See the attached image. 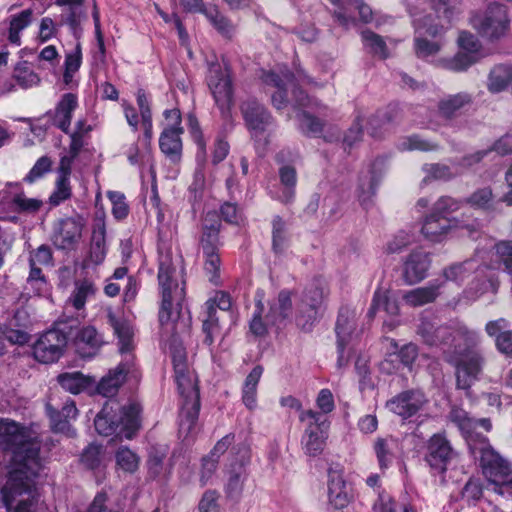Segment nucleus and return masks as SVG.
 Masks as SVG:
<instances>
[{"instance_id":"1","label":"nucleus","mask_w":512,"mask_h":512,"mask_svg":"<svg viewBox=\"0 0 512 512\" xmlns=\"http://www.w3.org/2000/svg\"><path fill=\"white\" fill-rule=\"evenodd\" d=\"M0 447L12 453L14 464L0 489L6 512H40L44 503L35 482L41 468L37 437L17 422L1 419Z\"/></svg>"},{"instance_id":"2","label":"nucleus","mask_w":512,"mask_h":512,"mask_svg":"<svg viewBox=\"0 0 512 512\" xmlns=\"http://www.w3.org/2000/svg\"><path fill=\"white\" fill-rule=\"evenodd\" d=\"M172 363L175 383L181 397L179 433L184 438H188L195 432L200 410L198 378L194 369L190 366L185 349L182 346L173 347Z\"/></svg>"},{"instance_id":"3","label":"nucleus","mask_w":512,"mask_h":512,"mask_svg":"<svg viewBox=\"0 0 512 512\" xmlns=\"http://www.w3.org/2000/svg\"><path fill=\"white\" fill-rule=\"evenodd\" d=\"M109 324L118 337L119 352L123 359L119 365L101 379L97 391L104 397L114 396L124 383L126 375L134 366V343L132 327L125 321L118 320L113 314L108 315Z\"/></svg>"},{"instance_id":"4","label":"nucleus","mask_w":512,"mask_h":512,"mask_svg":"<svg viewBox=\"0 0 512 512\" xmlns=\"http://www.w3.org/2000/svg\"><path fill=\"white\" fill-rule=\"evenodd\" d=\"M470 450L474 458L479 459L492 490L512 499V465L490 446L486 438L480 439L479 444L470 443Z\"/></svg>"},{"instance_id":"5","label":"nucleus","mask_w":512,"mask_h":512,"mask_svg":"<svg viewBox=\"0 0 512 512\" xmlns=\"http://www.w3.org/2000/svg\"><path fill=\"white\" fill-rule=\"evenodd\" d=\"M117 404L107 402L97 414L94 425L103 436L116 434L120 438L131 439L140 427V406L132 403L124 406L117 416Z\"/></svg>"},{"instance_id":"6","label":"nucleus","mask_w":512,"mask_h":512,"mask_svg":"<svg viewBox=\"0 0 512 512\" xmlns=\"http://www.w3.org/2000/svg\"><path fill=\"white\" fill-rule=\"evenodd\" d=\"M172 267L169 261H161L159 265L158 281L162 294V302L159 311L161 325L172 333L178 330L181 319L182 302L184 300V288L172 280Z\"/></svg>"},{"instance_id":"7","label":"nucleus","mask_w":512,"mask_h":512,"mask_svg":"<svg viewBox=\"0 0 512 512\" xmlns=\"http://www.w3.org/2000/svg\"><path fill=\"white\" fill-rule=\"evenodd\" d=\"M459 209V204L451 197H441L433 205L432 211L424 219L421 232L431 242L442 241L457 227V221L450 217Z\"/></svg>"},{"instance_id":"8","label":"nucleus","mask_w":512,"mask_h":512,"mask_svg":"<svg viewBox=\"0 0 512 512\" xmlns=\"http://www.w3.org/2000/svg\"><path fill=\"white\" fill-rule=\"evenodd\" d=\"M470 21L472 27L490 41L505 37L510 29L507 7L497 2L488 4L483 11L475 12Z\"/></svg>"},{"instance_id":"9","label":"nucleus","mask_w":512,"mask_h":512,"mask_svg":"<svg viewBox=\"0 0 512 512\" xmlns=\"http://www.w3.org/2000/svg\"><path fill=\"white\" fill-rule=\"evenodd\" d=\"M299 420L306 425L301 439L304 453L310 457L319 456L328 438L330 423L327 417L309 409L300 413Z\"/></svg>"},{"instance_id":"10","label":"nucleus","mask_w":512,"mask_h":512,"mask_svg":"<svg viewBox=\"0 0 512 512\" xmlns=\"http://www.w3.org/2000/svg\"><path fill=\"white\" fill-rule=\"evenodd\" d=\"M412 23L415 28L416 37L415 52L420 58H427L436 55L443 46V41L439 38L436 40H428L425 36L437 37L443 32L444 26L441 23H434L432 14H422L414 10H410Z\"/></svg>"},{"instance_id":"11","label":"nucleus","mask_w":512,"mask_h":512,"mask_svg":"<svg viewBox=\"0 0 512 512\" xmlns=\"http://www.w3.org/2000/svg\"><path fill=\"white\" fill-rule=\"evenodd\" d=\"M214 217V214H207L203 226V233L200 239V245L203 251L204 269L209 276V280L212 283L217 284L221 266V260L218 254L220 224L218 222L208 224V222Z\"/></svg>"},{"instance_id":"12","label":"nucleus","mask_w":512,"mask_h":512,"mask_svg":"<svg viewBox=\"0 0 512 512\" xmlns=\"http://www.w3.org/2000/svg\"><path fill=\"white\" fill-rule=\"evenodd\" d=\"M455 366L456 386L458 389L469 390L479 379L485 359L476 349H465L450 359Z\"/></svg>"},{"instance_id":"13","label":"nucleus","mask_w":512,"mask_h":512,"mask_svg":"<svg viewBox=\"0 0 512 512\" xmlns=\"http://www.w3.org/2000/svg\"><path fill=\"white\" fill-rule=\"evenodd\" d=\"M241 112L247 128L255 139L257 149L265 150L268 144L266 132L272 125V117L255 99H247L241 104Z\"/></svg>"},{"instance_id":"14","label":"nucleus","mask_w":512,"mask_h":512,"mask_svg":"<svg viewBox=\"0 0 512 512\" xmlns=\"http://www.w3.org/2000/svg\"><path fill=\"white\" fill-rule=\"evenodd\" d=\"M338 367L347 365L352 344L357 337L356 311L342 307L339 311L336 327Z\"/></svg>"},{"instance_id":"15","label":"nucleus","mask_w":512,"mask_h":512,"mask_svg":"<svg viewBox=\"0 0 512 512\" xmlns=\"http://www.w3.org/2000/svg\"><path fill=\"white\" fill-rule=\"evenodd\" d=\"M207 83L222 114H227L233 103L232 81L228 68L220 64L210 65Z\"/></svg>"},{"instance_id":"16","label":"nucleus","mask_w":512,"mask_h":512,"mask_svg":"<svg viewBox=\"0 0 512 512\" xmlns=\"http://www.w3.org/2000/svg\"><path fill=\"white\" fill-rule=\"evenodd\" d=\"M85 221L80 215L60 218L53 225L52 240L58 249L72 250L82 238Z\"/></svg>"},{"instance_id":"17","label":"nucleus","mask_w":512,"mask_h":512,"mask_svg":"<svg viewBox=\"0 0 512 512\" xmlns=\"http://www.w3.org/2000/svg\"><path fill=\"white\" fill-rule=\"evenodd\" d=\"M66 336L59 330L43 333L33 345L34 358L43 364L56 362L66 346Z\"/></svg>"},{"instance_id":"18","label":"nucleus","mask_w":512,"mask_h":512,"mask_svg":"<svg viewBox=\"0 0 512 512\" xmlns=\"http://www.w3.org/2000/svg\"><path fill=\"white\" fill-rule=\"evenodd\" d=\"M427 403L424 393L420 390H407L399 393L387 402L393 413L407 419L420 411Z\"/></svg>"},{"instance_id":"19","label":"nucleus","mask_w":512,"mask_h":512,"mask_svg":"<svg viewBox=\"0 0 512 512\" xmlns=\"http://www.w3.org/2000/svg\"><path fill=\"white\" fill-rule=\"evenodd\" d=\"M431 266L430 255L424 251H412L402 265V276L406 283L416 284L426 278Z\"/></svg>"},{"instance_id":"20","label":"nucleus","mask_w":512,"mask_h":512,"mask_svg":"<svg viewBox=\"0 0 512 512\" xmlns=\"http://www.w3.org/2000/svg\"><path fill=\"white\" fill-rule=\"evenodd\" d=\"M454 455V450L443 435L435 434L430 438L427 446L426 461L432 468L444 472Z\"/></svg>"},{"instance_id":"21","label":"nucleus","mask_w":512,"mask_h":512,"mask_svg":"<svg viewBox=\"0 0 512 512\" xmlns=\"http://www.w3.org/2000/svg\"><path fill=\"white\" fill-rule=\"evenodd\" d=\"M35 14L31 8H27L10 14L4 21L5 36L9 44L19 47L22 45L21 33L34 21Z\"/></svg>"},{"instance_id":"22","label":"nucleus","mask_w":512,"mask_h":512,"mask_svg":"<svg viewBox=\"0 0 512 512\" xmlns=\"http://www.w3.org/2000/svg\"><path fill=\"white\" fill-rule=\"evenodd\" d=\"M351 489L346 484L342 472L330 469L328 472V499L336 509H343L352 500Z\"/></svg>"},{"instance_id":"23","label":"nucleus","mask_w":512,"mask_h":512,"mask_svg":"<svg viewBox=\"0 0 512 512\" xmlns=\"http://www.w3.org/2000/svg\"><path fill=\"white\" fill-rule=\"evenodd\" d=\"M77 107V96L73 93L64 94L51 115L52 125L59 128L62 132L69 134L72 114Z\"/></svg>"},{"instance_id":"24","label":"nucleus","mask_w":512,"mask_h":512,"mask_svg":"<svg viewBox=\"0 0 512 512\" xmlns=\"http://www.w3.org/2000/svg\"><path fill=\"white\" fill-rule=\"evenodd\" d=\"M509 322L504 318L489 321L485 326L486 333L495 338L499 352L512 357V330H508Z\"/></svg>"},{"instance_id":"25","label":"nucleus","mask_w":512,"mask_h":512,"mask_svg":"<svg viewBox=\"0 0 512 512\" xmlns=\"http://www.w3.org/2000/svg\"><path fill=\"white\" fill-rule=\"evenodd\" d=\"M182 127L167 126L164 128L159 139L161 151L171 160H179L182 151Z\"/></svg>"},{"instance_id":"26","label":"nucleus","mask_w":512,"mask_h":512,"mask_svg":"<svg viewBox=\"0 0 512 512\" xmlns=\"http://www.w3.org/2000/svg\"><path fill=\"white\" fill-rule=\"evenodd\" d=\"M418 333L424 342L430 346L448 344L452 336L451 329L446 326H436L434 323L422 320Z\"/></svg>"},{"instance_id":"27","label":"nucleus","mask_w":512,"mask_h":512,"mask_svg":"<svg viewBox=\"0 0 512 512\" xmlns=\"http://www.w3.org/2000/svg\"><path fill=\"white\" fill-rule=\"evenodd\" d=\"M441 283L437 281L430 282L424 287L412 289L405 293L403 300L411 307H419L432 303L439 295Z\"/></svg>"},{"instance_id":"28","label":"nucleus","mask_w":512,"mask_h":512,"mask_svg":"<svg viewBox=\"0 0 512 512\" xmlns=\"http://www.w3.org/2000/svg\"><path fill=\"white\" fill-rule=\"evenodd\" d=\"M248 460V451L246 448L242 449L241 460L239 463L231 464V469L228 471V480L226 484V492L230 497H237L243 490V484L246 479V472L244 465Z\"/></svg>"},{"instance_id":"29","label":"nucleus","mask_w":512,"mask_h":512,"mask_svg":"<svg viewBox=\"0 0 512 512\" xmlns=\"http://www.w3.org/2000/svg\"><path fill=\"white\" fill-rule=\"evenodd\" d=\"M266 84L272 85L277 88V91L272 94V103L277 109H282L286 106V87L294 86V76L290 73H285L283 78H280L274 72H268L263 76Z\"/></svg>"},{"instance_id":"30","label":"nucleus","mask_w":512,"mask_h":512,"mask_svg":"<svg viewBox=\"0 0 512 512\" xmlns=\"http://www.w3.org/2000/svg\"><path fill=\"white\" fill-rule=\"evenodd\" d=\"M450 420L457 425L462 434L466 437L468 441V445L479 444L480 437L475 431L477 430V423L475 419H472L468 416V413L458 407L452 408L449 414ZM483 437H481L482 439Z\"/></svg>"},{"instance_id":"31","label":"nucleus","mask_w":512,"mask_h":512,"mask_svg":"<svg viewBox=\"0 0 512 512\" xmlns=\"http://www.w3.org/2000/svg\"><path fill=\"white\" fill-rule=\"evenodd\" d=\"M490 268H500L512 275V240H503L497 242L492 251Z\"/></svg>"},{"instance_id":"32","label":"nucleus","mask_w":512,"mask_h":512,"mask_svg":"<svg viewBox=\"0 0 512 512\" xmlns=\"http://www.w3.org/2000/svg\"><path fill=\"white\" fill-rule=\"evenodd\" d=\"M512 81V66L499 64L494 66L487 80V88L491 93L504 91Z\"/></svg>"},{"instance_id":"33","label":"nucleus","mask_w":512,"mask_h":512,"mask_svg":"<svg viewBox=\"0 0 512 512\" xmlns=\"http://www.w3.org/2000/svg\"><path fill=\"white\" fill-rule=\"evenodd\" d=\"M279 179L282 185V193L279 200L282 203H290L295 196V188L297 184L296 168L290 164H284L279 168Z\"/></svg>"},{"instance_id":"34","label":"nucleus","mask_w":512,"mask_h":512,"mask_svg":"<svg viewBox=\"0 0 512 512\" xmlns=\"http://www.w3.org/2000/svg\"><path fill=\"white\" fill-rule=\"evenodd\" d=\"M95 292L96 288L90 280H77L67 304H70L76 310H82L86 302L95 295Z\"/></svg>"},{"instance_id":"35","label":"nucleus","mask_w":512,"mask_h":512,"mask_svg":"<svg viewBox=\"0 0 512 512\" xmlns=\"http://www.w3.org/2000/svg\"><path fill=\"white\" fill-rule=\"evenodd\" d=\"M292 311V301L290 293L286 290L281 291L277 300L271 304L266 319L270 324H278L284 321Z\"/></svg>"},{"instance_id":"36","label":"nucleus","mask_w":512,"mask_h":512,"mask_svg":"<svg viewBox=\"0 0 512 512\" xmlns=\"http://www.w3.org/2000/svg\"><path fill=\"white\" fill-rule=\"evenodd\" d=\"M263 373L261 366H256L247 375L243 389H242V400L244 405L253 410L257 406V385Z\"/></svg>"},{"instance_id":"37","label":"nucleus","mask_w":512,"mask_h":512,"mask_svg":"<svg viewBox=\"0 0 512 512\" xmlns=\"http://www.w3.org/2000/svg\"><path fill=\"white\" fill-rule=\"evenodd\" d=\"M397 450L398 442L395 438L388 436L376 439L374 443V451L382 469L387 468V466L393 461Z\"/></svg>"},{"instance_id":"38","label":"nucleus","mask_w":512,"mask_h":512,"mask_svg":"<svg viewBox=\"0 0 512 512\" xmlns=\"http://www.w3.org/2000/svg\"><path fill=\"white\" fill-rule=\"evenodd\" d=\"M361 39L367 53L383 60L389 57V50L382 36L371 30H364L361 33Z\"/></svg>"},{"instance_id":"39","label":"nucleus","mask_w":512,"mask_h":512,"mask_svg":"<svg viewBox=\"0 0 512 512\" xmlns=\"http://www.w3.org/2000/svg\"><path fill=\"white\" fill-rule=\"evenodd\" d=\"M325 296V289L319 283H313L308 286L302 296L301 311L312 318L315 310L321 305Z\"/></svg>"},{"instance_id":"40","label":"nucleus","mask_w":512,"mask_h":512,"mask_svg":"<svg viewBox=\"0 0 512 512\" xmlns=\"http://www.w3.org/2000/svg\"><path fill=\"white\" fill-rule=\"evenodd\" d=\"M471 101L472 98L470 94L461 92L443 98L438 104V109L443 117L451 118L457 113V111L466 105H469Z\"/></svg>"},{"instance_id":"41","label":"nucleus","mask_w":512,"mask_h":512,"mask_svg":"<svg viewBox=\"0 0 512 512\" xmlns=\"http://www.w3.org/2000/svg\"><path fill=\"white\" fill-rule=\"evenodd\" d=\"M106 257L104 223L95 225L89 252V261L95 265L101 264Z\"/></svg>"},{"instance_id":"42","label":"nucleus","mask_w":512,"mask_h":512,"mask_svg":"<svg viewBox=\"0 0 512 512\" xmlns=\"http://www.w3.org/2000/svg\"><path fill=\"white\" fill-rule=\"evenodd\" d=\"M461 0H438L433 10L428 14H432L434 23H449L454 15L460 12Z\"/></svg>"},{"instance_id":"43","label":"nucleus","mask_w":512,"mask_h":512,"mask_svg":"<svg viewBox=\"0 0 512 512\" xmlns=\"http://www.w3.org/2000/svg\"><path fill=\"white\" fill-rule=\"evenodd\" d=\"M13 78L22 88H30L40 83V77L28 61L17 63L13 71Z\"/></svg>"},{"instance_id":"44","label":"nucleus","mask_w":512,"mask_h":512,"mask_svg":"<svg viewBox=\"0 0 512 512\" xmlns=\"http://www.w3.org/2000/svg\"><path fill=\"white\" fill-rule=\"evenodd\" d=\"M82 63V50L80 43H77L74 50L67 53L64 61L63 82L69 86L73 82L74 75Z\"/></svg>"},{"instance_id":"45","label":"nucleus","mask_w":512,"mask_h":512,"mask_svg":"<svg viewBox=\"0 0 512 512\" xmlns=\"http://www.w3.org/2000/svg\"><path fill=\"white\" fill-rule=\"evenodd\" d=\"M116 466L125 473H135L140 464V457L128 447H120L115 453Z\"/></svg>"},{"instance_id":"46","label":"nucleus","mask_w":512,"mask_h":512,"mask_svg":"<svg viewBox=\"0 0 512 512\" xmlns=\"http://www.w3.org/2000/svg\"><path fill=\"white\" fill-rule=\"evenodd\" d=\"M380 310H384L391 316L397 315L399 312L397 301L389 298L386 291L375 292L368 315L373 317L375 313Z\"/></svg>"},{"instance_id":"47","label":"nucleus","mask_w":512,"mask_h":512,"mask_svg":"<svg viewBox=\"0 0 512 512\" xmlns=\"http://www.w3.org/2000/svg\"><path fill=\"white\" fill-rule=\"evenodd\" d=\"M479 268L476 261L471 259L463 263L453 264L443 271V276L446 280L454 282L464 281L471 272L476 271Z\"/></svg>"},{"instance_id":"48","label":"nucleus","mask_w":512,"mask_h":512,"mask_svg":"<svg viewBox=\"0 0 512 512\" xmlns=\"http://www.w3.org/2000/svg\"><path fill=\"white\" fill-rule=\"evenodd\" d=\"M59 384L67 391L78 394L84 390L88 384V379L78 371L66 372L58 376Z\"/></svg>"},{"instance_id":"49","label":"nucleus","mask_w":512,"mask_h":512,"mask_svg":"<svg viewBox=\"0 0 512 512\" xmlns=\"http://www.w3.org/2000/svg\"><path fill=\"white\" fill-rule=\"evenodd\" d=\"M205 17L213 27L224 36H231L234 32V25L216 7H208L204 11Z\"/></svg>"},{"instance_id":"50","label":"nucleus","mask_w":512,"mask_h":512,"mask_svg":"<svg viewBox=\"0 0 512 512\" xmlns=\"http://www.w3.org/2000/svg\"><path fill=\"white\" fill-rule=\"evenodd\" d=\"M286 223L280 216H275L272 222V247L275 253H283L287 246Z\"/></svg>"},{"instance_id":"51","label":"nucleus","mask_w":512,"mask_h":512,"mask_svg":"<svg viewBox=\"0 0 512 512\" xmlns=\"http://www.w3.org/2000/svg\"><path fill=\"white\" fill-rule=\"evenodd\" d=\"M72 196V187L69 178L56 177L53 192L49 196V204L58 206L62 202L70 199Z\"/></svg>"},{"instance_id":"52","label":"nucleus","mask_w":512,"mask_h":512,"mask_svg":"<svg viewBox=\"0 0 512 512\" xmlns=\"http://www.w3.org/2000/svg\"><path fill=\"white\" fill-rule=\"evenodd\" d=\"M365 122H369V125L371 126V135L375 136L377 134L376 126H374V122H377L376 118H371L369 120H366L362 116H357L352 126L347 131L344 142L348 146H352L353 144L357 143L361 140L362 137V127Z\"/></svg>"},{"instance_id":"53","label":"nucleus","mask_w":512,"mask_h":512,"mask_svg":"<svg viewBox=\"0 0 512 512\" xmlns=\"http://www.w3.org/2000/svg\"><path fill=\"white\" fill-rule=\"evenodd\" d=\"M479 56L468 54L466 52H459L453 58L444 62V67L454 72H462L476 63Z\"/></svg>"},{"instance_id":"54","label":"nucleus","mask_w":512,"mask_h":512,"mask_svg":"<svg viewBox=\"0 0 512 512\" xmlns=\"http://www.w3.org/2000/svg\"><path fill=\"white\" fill-rule=\"evenodd\" d=\"M14 210L21 213H35L40 210L43 203L37 198H28L23 193L16 194L11 201Z\"/></svg>"},{"instance_id":"55","label":"nucleus","mask_w":512,"mask_h":512,"mask_svg":"<svg viewBox=\"0 0 512 512\" xmlns=\"http://www.w3.org/2000/svg\"><path fill=\"white\" fill-rule=\"evenodd\" d=\"M203 332L205 333L204 343L211 346L214 336L219 332L218 318L211 303L208 305V316L203 320Z\"/></svg>"},{"instance_id":"56","label":"nucleus","mask_w":512,"mask_h":512,"mask_svg":"<svg viewBox=\"0 0 512 512\" xmlns=\"http://www.w3.org/2000/svg\"><path fill=\"white\" fill-rule=\"evenodd\" d=\"M27 285L33 290L34 294L40 296L47 291V281L39 266H30V273L27 278Z\"/></svg>"},{"instance_id":"57","label":"nucleus","mask_w":512,"mask_h":512,"mask_svg":"<svg viewBox=\"0 0 512 512\" xmlns=\"http://www.w3.org/2000/svg\"><path fill=\"white\" fill-rule=\"evenodd\" d=\"M52 164L53 161L50 157H40L24 177V181L30 184L34 183L36 180L42 178L46 173L51 171Z\"/></svg>"},{"instance_id":"58","label":"nucleus","mask_w":512,"mask_h":512,"mask_svg":"<svg viewBox=\"0 0 512 512\" xmlns=\"http://www.w3.org/2000/svg\"><path fill=\"white\" fill-rule=\"evenodd\" d=\"M423 170L426 173L423 179L424 182L429 180H448L454 176L451 169L444 164H426Z\"/></svg>"},{"instance_id":"59","label":"nucleus","mask_w":512,"mask_h":512,"mask_svg":"<svg viewBox=\"0 0 512 512\" xmlns=\"http://www.w3.org/2000/svg\"><path fill=\"white\" fill-rule=\"evenodd\" d=\"M298 117L299 128L304 134L316 136L322 132L323 123L319 119L306 112L300 113Z\"/></svg>"},{"instance_id":"60","label":"nucleus","mask_w":512,"mask_h":512,"mask_svg":"<svg viewBox=\"0 0 512 512\" xmlns=\"http://www.w3.org/2000/svg\"><path fill=\"white\" fill-rule=\"evenodd\" d=\"M107 196L112 203V214L114 217L118 220L126 218L129 213V207L125 201L124 194L118 191H109Z\"/></svg>"},{"instance_id":"61","label":"nucleus","mask_w":512,"mask_h":512,"mask_svg":"<svg viewBox=\"0 0 512 512\" xmlns=\"http://www.w3.org/2000/svg\"><path fill=\"white\" fill-rule=\"evenodd\" d=\"M458 45L463 52L479 56L481 43L472 33L467 31L460 32L458 36Z\"/></svg>"},{"instance_id":"62","label":"nucleus","mask_w":512,"mask_h":512,"mask_svg":"<svg viewBox=\"0 0 512 512\" xmlns=\"http://www.w3.org/2000/svg\"><path fill=\"white\" fill-rule=\"evenodd\" d=\"M46 411L51 421L52 429L55 432L67 433L71 432V426L63 415L58 410L53 408L50 404L46 405Z\"/></svg>"},{"instance_id":"63","label":"nucleus","mask_w":512,"mask_h":512,"mask_svg":"<svg viewBox=\"0 0 512 512\" xmlns=\"http://www.w3.org/2000/svg\"><path fill=\"white\" fill-rule=\"evenodd\" d=\"M414 241L411 233L399 231L387 244L388 253H399Z\"/></svg>"},{"instance_id":"64","label":"nucleus","mask_w":512,"mask_h":512,"mask_svg":"<svg viewBox=\"0 0 512 512\" xmlns=\"http://www.w3.org/2000/svg\"><path fill=\"white\" fill-rule=\"evenodd\" d=\"M76 340L91 347H99L103 342L102 337L92 326L81 328L76 336Z\"/></svg>"}]
</instances>
